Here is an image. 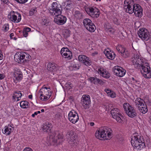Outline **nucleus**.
Returning <instances> with one entry per match:
<instances>
[{
    "mask_svg": "<svg viewBox=\"0 0 151 151\" xmlns=\"http://www.w3.org/2000/svg\"><path fill=\"white\" fill-rule=\"evenodd\" d=\"M131 62L135 68L138 69L142 68L141 73L144 78H151V71L149 64L145 63L143 58L140 55L137 54L134 55L131 58Z\"/></svg>",
    "mask_w": 151,
    "mask_h": 151,
    "instance_id": "obj_1",
    "label": "nucleus"
},
{
    "mask_svg": "<svg viewBox=\"0 0 151 151\" xmlns=\"http://www.w3.org/2000/svg\"><path fill=\"white\" fill-rule=\"evenodd\" d=\"M62 9L61 6L56 2H53L50 8L49 13L51 15L54 16V22L59 25L64 24L66 22V17L61 15Z\"/></svg>",
    "mask_w": 151,
    "mask_h": 151,
    "instance_id": "obj_2",
    "label": "nucleus"
},
{
    "mask_svg": "<svg viewBox=\"0 0 151 151\" xmlns=\"http://www.w3.org/2000/svg\"><path fill=\"white\" fill-rule=\"evenodd\" d=\"M131 142L134 149L137 151L146 147L143 137L138 135L137 133H134L132 136Z\"/></svg>",
    "mask_w": 151,
    "mask_h": 151,
    "instance_id": "obj_3",
    "label": "nucleus"
},
{
    "mask_svg": "<svg viewBox=\"0 0 151 151\" xmlns=\"http://www.w3.org/2000/svg\"><path fill=\"white\" fill-rule=\"evenodd\" d=\"M31 59V56L23 52H17L14 56L15 61L19 63H24L29 61Z\"/></svg>",
    "mask_w": 151,
    "mask_h": 151,
    "instance_id": "obj_4",
    "label": "nucleus"
},
{
    "mask_svg": "<svg viewBox=\"0 0 151 151\" xmlns=\"http://www.w3.org/2000/svg\"><path fill=\"white\" fill-rule=\"evenodd\" d=\"M77 136L73 132L68 130L65 135V138L67 139L69 145L71 146H77L78 144L77 139Z\"/></svg>",
    "mask_w": 151,
    "mask_h": 151,
    "instance_id": "obj_5",
    "label": "nucleus"
},
{
    "mask_svg": "<svg viewBox=\"0 0 151 151\" xmlns=\"http://www.w3.org/2000/svg\"><path fill=\"white\" fill-rule=\"evenodd\" d=\"M123 106L125 113L129 117L132 118L136 117L137 112L134 107L127 103H124Z\"/></svg>",
    "mask_w": 151,
    "mask_h": 151,
    "instance_id": "obj_6",
    "label": "nucleus"
},
{
    "mask_svg": "<svg viewBox=\"0 0 151 151\" xmlns=\"http://www.w3.org/2000/svg\"><path fill=\"white\" fill-rule=\"evenodd\" d=\"M50 87H47L44 85L40 89L39 93H40V99L42 101H45L48 100L52 95V92Z\"/></svg>",
    "mask_w": 151,
    "mask_h": 151,
    "instance_id": "obj_7",
    "label": "nucleus"
},
{
    "mask_svg": "<svg viewBox=\"0 0 151 151\" xmlns=\"http://www.w3.org/2000/svg\"><path fill=\"white\" fill-rule=\"evenodd\" d=\"M135 104L137 108L141 113L145 114L146 113L148 109L145 101L140 98H137L135 100Z\"/></svg>",
    "mask_w": 151,
    "mask_h": 151,
    "instance_id": "obj_8",
    "label": "nucleus"
},
{
    "mask_svg": "<svg viewBox=\"0 0 151 151\" xmlns=\"http://www.w3.org/2000/svg\"><path fill=\"white\" fill-rule=\"evenodd\" d=\"M109 109L111 110L110 112L112 117L115 119L118 122L120 123H122L123 121L122 118L123 117V116L120 113L119 109L117 108H114L113 107Z\"/></svg>",
    "mask_w": 151,
    "mask_h": 151,
    "instance_id": "obj_9",
    "label": "nucleus"
},
{
    "mask_svg": "<svg viewBox=\"0 0 151 151\" xmlns=\"http://www.w3.org/2000/svg\"><path fill=\"white\" fill-rule=\"evenodd\" d=\"M112 131L107 127H102L101 140L109 139L112 137Z\"/></svg>",
    "mask_w": 151,
    "mask_h": 151,
    "instance_id": "obj_10",
    "label": "nucleus"
},
{
    "mask_svg": "<svg viewBox=\"0 0 151 151\" xmlns=\"http://www.w3.org/2000/svg\"><path fill=\"white\" fill-rule=\"evenodd\" d=\"M8 17L10 20L14 23L19 22L21 19V14L17 12L12 11L8 15Z\"/></svg>",
    "mask_w": 151,
    "mask_h": 151,
    "instance_id": "obj_11",
    "label": "nucleus"
},
{
    "mask_svg": "<svg viewBox=\"0 0 151 151\" xmlns=\"http://www.w3.org/2000/svg\"><path fill=\"white\" fill-rule=\"evenodd\" d=\"M85 10L87 13L93 18H96L99 16V10L95 7L88 6L85 8Z\"/></svg>",
    "mask_w": 151,
    "mask_h": 151,
    "instance_id": "obj_12",
    "label": "nucleus"
},
{
    "mask_svg": "<svg viewBox=\"0 0 151 151\" xmlns=\"http://www.w3.org/2000/svg\"><path fill=\"white\" fill-rule=\"evenodd\" d=\"M138 35L139 37L143 41H147L150 39V32L147 29L142 28L140 29L138 32Z\"/></svg>",
    "mask_w": 151,
    "mask_h": 151,
    "instance_id": "obj_13",
    "label": "nucleus"
},
{
    "mask_svg": "<svg viewBox=\"0 0 151 151\" xmlns=\"http://www.w3.org/2000/svg\"><path fill=\"white\" fill-rule=\"evenodd\" d=\"M134 1L133 0H125L124 8L125 11L129 14H132V8Z\"/></svg>",
    "mask_w": 151,
    "mask_h": 151,
    "instance_id": "obj_14",
    "label": "nucleus"
},
{
    "mask_svg": "<svg viewBox=\"0 0 151 151\" xmlns=\"http://www.w3.org/2000/svg\"><path fill=\"white\" fill-rule=\"evenodd\" d=\"M91 102L90 97L89 95L84 94L83 95L81 98V103L84 109H88Z\"/></svg>",
    "mask_w": 151,
    "mask_h": 151,
    "instance_id": "obj_15",
    "label": "nucleus"
},
{
    "mask_svg": "<svg viewBox=\"0 0 151 151\" xmlns=\"http://www.w3.org/2000/svg\"><path fill=\"white\" fill-rule=\"evenodd\" d=\"M132 9V13H134L136 16L139 17H142L143 15V9L139 4H135L134 2Z\"/></svg>",
    "mask_w": 151,
    "mask_h": 151,
    "instance_id": "obj_16",
    "label": "nucleus"
},
{
    "mask_svg": "<svg viewBox=\"0 0 151 151\" xmlns=\"http://www.w3.org/2000/svg\"><path fill=\"white\" fill-rule=\"evenodd\" d=\"M113 71L115 75L120 77L124 76L126 73V71L125 69L118 65L113 68Z\"/></svg>",
    "mask_w": 151,
    "mask_h": 151,
    "instance_id": "obj_17",
    "label": "nucleus"
},
{
    "mask_svg": "<svg viewBox=\"0 0 151 151\" xmlns=\"http://www.w3.org/2000/svg\"><path fill=\"white\" fill-rule=\"evenodd\" d=\"M69 121L73 124H75L79 119L78 114L74 110L70 111L68 115Z\"/></svg>",
    "mask_w": 151,
    "mask_h": 151,
    "instance_id": "obj_18",
    "label": "nucleus"
},
{
    "mask_svg": "<svg viewBox=\"0 0 151 151\" xmlns=\"http://www.w3.org/2000/svg\"><path fill=\"white\" fill-rule=\"evenodd\" d=\"M116 49L118 52L121 54L122 56L124 58H127L128 57L129 54L127 50L126 49L121 45H118Z\"/></svg>",
    "mask_w": 151,
    "mask_h": 151,
    "instance_id": "obj_19",
    "label": "nucleus"
},
{
    "mask_svg": "<svg viewBox=\"0 0 151 151\" xmlns=\"http://www.w3.org/2000/svg\"><path fill=\"white\" fill-rule=\"evenodd\" d=\"M78 59L80 62H82L86 66H89L91 64V61L89 58L84 55H79L78 57Z\"/></svg>",
    "mask_w": 151,
    "mask_h": 151,
    "instance_id": "obj_20",
    "label": "nucleus"
},
{
    "mask_svg": "<svg viewBox=\"0 0 151 151\" xmlns=\"http://www.w3.org/2000/svg\"><path fill=\"white\" fill-rule=\"evenodd\" d=\"M52 135L50 136L51 141L55 143L58 142V140L59 139H62L63 137V135L59 134L58 132H54L52 133Z\"/></svg>",
    "mask_w": 151,
    "mask_h": 151,
    "instance_id": "obj_21",
    "label": "nucleus"
},
{
    "mask_svg": "<svg viewBox=\"0 0 151 151\" xmlns=\"http://www.w3.org/2000/svg\"><path fill=\"white\" fill-rule=\"evenodd\" d=\"M98 72L103 77L108 78L110 77V73L106 69L103 68H100L98 69Z\"/></svg>",
    "mask_w": 151,
    "mask_h": 151,
    "instance_id": "obj_22",
    "label": "nucleus"
},
{
    "mask_svg": "<svg viewBox=\"0 0 151 151\" xmlns=\"http://www.w3.org/2000/svg\"><path fill=\"white\" fill-rule=\"evenodd\" d=\"M13 76L14 78L17 81H21L23 77L22 72L19 69L15 70L14 72Z\"/></svg>",
    "mask_w": 151,
    "mask_h": 151,
    "instance_id": "obj_23",
    "label": "nucleus"
},
{
    "mask_svg": "<svg viewBox=\"0 0 151 151\" xmlns=\"http://www.w3.org/2000/svg\"><path fill=\"white\" fill-rule=\"evenodd\" d=\"M13 130L14 128L11 125H8L5 127L4 128L2 129V131L4 134L6 135H9Z\"/></svg>",
    "mask_w": 151,
    "mask_h": 151,
    "instance_id": "obj_24",
    "label": "nucleus"
},
{
    "mask_svg": "<svg viewBox=\"0 0 151 151\" xmlns=\"http://www.w3.org/2000/svg\"><path fill=\"white\" fill-rule=\"evenodd\" d=\"M89 80L91 83L95 84H99L100 85H103L104 82L102 80L97 78L96 77H91L89 78Z\"/></svg>",
    "mask_w": 151,
    "mask_h": 151,
    "instance_id": "obj_25",
    "label": "nucleus"
},
{
    "mask_svg": "<svg viewBox=\"0 0 151 151\" xmlns=\"http://www.w3.org/2000/svg\"><path fill=\"white\" fill-rule=\"evenodd\" d=\"M22 94L21 91H17L14 92L12 96V100L14 101H17L20 100L22 96Z\"/></svg>",
    "mask_w": 151,
    "mask_h": 151,
    "instance_id": "obj_26",
    "label": "nucleus"
},
{
    "mask_svg": "<svg viewBox=\"0 0 151 151\" xmlns=\"http://www.w3.org/2000/svg\"><path fill=\"white\" fill-rule=\"evenodd\" d=\"M63 4L65 7L64 10L65 11H69L71 10L72 7V2L70 0H66L63 3Z\"/></svg>",
    "mask_w": 151,
    "mask_h": 151,
    "instance_id": "obj_27",
    "label": "nucleus"
},
{
    "mask_svg": "<svg viewBox=\"0 0 151 151\" xmlns=\"http://www.w3.org/2000/svg\"><path fill=\"white\" fill-rule=\"evenodd\" d=\"M57 66V65L54 63H49L47 65V69L49 71H54L56 70Z\"/></svg>",
    "mask_w": 151,
    "mask_h": 151,
    "instance_id": "obj_28",
    "label": "nucleus"
},
{
    "mask_svg": "<svg viewBox=\"0 0 151 151\" xmlns=\"http://www.w3.org/2000/svg\"><path fill=\"white\" fill-rule=\"evenodd\" d=\"M104 53L106 57L109 59L112 60L115 57L114 53L111 51L106 50L104 52Z\"/></svg>",
    "mask_w": 151,
    "mask_h": 151,
    "instance_id": "obj_29",
    "label": "nucleus"
},
{
    "mask_svg": "<svg viewBox=\"0 0 151 151\" xmlns=\"http://www.w3.org/2000/svg\"><path fill=\"white\" fill-rule=\"evenodd\" d=\"M104 91L106 92L108 96L111 98H114L116 97V94L113 91L109 89H105Z\"/></svg>",
    "mask_w": 151,
    "mask_h": 151,
    "instance_id": "obj_30",
    "label": "nucleus"
},
{
    "mask_svg": "<svg viewBox=\"0 0 151 151\" xmlns=\"http://www.w3.org/2000/svg\"><path fill=\"white\" fill-rule=\"evenodd\" d=\"M52 127L51 124L47 123L44 124L42 128L44 132H47L48 130H51Z\"/></svg>",
    "mask_w": 151,
    "mask_h": 151,
    "instance_id": "obj_31",
    "label": "nucleus"
},
{
    "mask_svg": "<svg viewBox=\"0 0 151 151\" xmlns=\"http://www.w3.org/2000/svg\"><path fill=\"white\" fill-rule=\"evenodd\" d=\"M20 107L23 109L27 108L29 107V104L28 102L26 101H21L20 104Z\"/></svg>",
    "mask_w": 151,
    "mask_h": 151,
    "instance_id": "obj_32",
    "label": "nucleus"
},
{
    "mask_svg": "<svg viewBox=\"0 0 151 151\" xmlns=\"http://www.w3.org/2000/svg\"><path fill=\"white\" fill-rule=\"evenodd\" d=\"M88 26L87 28V27H85L86 29L90 32H94L96 29V27L94 24L93 23L91 24H90Z\"/></svg>",
    "mask_w": 151,
    "mask_h": 151,
    "instance_id": "obj_33",
    "label": "nucleus"
},
{
    "mask_svg": "<svg viewBox=\"0 0 151 151\" xmlns=\"http://www.w3.org/2000/svg\"><path fill=\"white\" fill-rule=\"evenodd\" d=\"M83 23L85 27H87L88 28V25H90V24L93 23L90 19L88 18H86L83 19Z\"/></svg>",
    "mask_w": 151,
    "mask_h": 151,
    "instance_id": "obj_34",
    "label": "nucleus"
},
{
    "mask_svg": "<svg viewBox=\"0 0 151 151\" xmlns=\"http://www.w3.org/2000/svg\"><path fill=\"white\" fill-rule=\"evenodd\" d=\"M102 127L99 130H97L95 133V136L96 137L100 140H101V138H102L101 136Z\"/></svg>",
    "mask_w": 151,
    "mask_h": 151,
    "instance_id": "obj_35",
    "label": "nucleus"
},
{
    "mask_svg": "<svg viewBox=\"0 0 151 151\" xmlns=\"http://www.w3.org/2000/svg\"><path fill=\"white\" fill-rule=\"evenodd\" d=\"M75 17L77 19H81L83 17L82 14L79 11H76L74 14Z\"/></svg>",
    "mask_w": 151,
    "mask_h": 151,
    "instance_id": "obj_36",
    "label": "nucleus"
},
{
    "mask_svg": "<svg viewBox=\"0 0 151 151\" xmlns=\"http://www.w3.org/2000/svg\"><path fill=\"white\" fill-rule=\"evenodd\" d=\"M62 56L65 58H67L68 60L71 59L72 57V55L71 52L70 51H68L66 53H63V55Z\"/></svg>",
    "mask_w": 151,
    "mask_h": 151,
    "instance_id": "obj_37",
    "label": "nucleus"
},
{
    "mask_svg": "<svg viewBox=\"0 0 151 151\" xmlns=\"http://www.w3.org/2000/svg\"><path fill=\"white\" fill-rule=\"evenodd\" d=\"M70 32L68 29H65L63 32V35L64 37L67 38L70 35Z\"/></svg>",
    "mask_w": 151,
    "mask_h": 151,
    "instance_id": "obj_38",
    "label": "nucleus"
},
{
    "mask_svg": "<svg viewBox=\"0 0 151 151\" xmlns=\"http://www.w3.org/2000/svg\"><path fill=\"white\" fill-rule=\"evenodd\" d=\"M68 51H70V50L67 47H64L61 50L60 53L62 56L63 55V53H65V54L68 52Z\"/></svg>",
    "mask_w": 151,
    "mask_h": 151,
    "instance_id": "obj_39",
    "label": "nucleus"
},
{
    "mask_svg": "<svg viewBox=\"0 0 151 151\" xmlns=\"http://www.w3.org/2000/svg\"><path fill=\"white\" fill-rule=\"evenodd\" d=\"M62 114L60 112H57L55 115V118L58 120L60 119L62 117Z\"/></svg>",
    "mask_w": 151,
    "mask_h": 151,
    "instance_id": "obj_40",
    "label": "nucleus"
},
{
    "mask_svg": "<svg viewBox=\"0 0 151 151\" xmlns=\"http://www.w3.org/2000/svg\"><path fill=\"white\" fill-rule=\"evenodd\" d=\"M36 9V8L31 9L29 12V15L30 16H32L35 14L37 12Z\"/></svg>",
    "mask_w": 151,
    "mask_h": 151,
    "instance_id": "obj_41",
    "label": "nucleus"
},
{
    "mask_svg": "<svg viewBox=\"0 0 151 151\" xmlns=\"http://www.w3.org/2000/svg\"><path fill=\"white\" fill-rule=\"evenodd\" d=\"M9 29L8 24H4L2 27V30L4 32H6Z\"/></svg>",
    "mask_w": 151,
    "mask_h": 151,
    "instance_id": "obj_42",
    "label": "nucleus"
},
{
    "mask_svg": "<svg viewBox=\"0 0 151 151\" xmlns=\"http://www.w3.org/2000/svg\"><path fill=\"white\" fill-rule=\"evenodd\" d=\"M104 29L106 31L107 30L109 29L111 27L110 24H106L104 25Z\"/></svg>",
    "mask_w": 151,
    "mask_h": 151,
    "instance_id": "obj_43",
    "label": "nucleus"
},
{
    "mask_svg": "<svg viewBox=\"0 0 151 151\" xmlns=\"http://www.w3.org/2000/svg\"><path fill=\"white\" fill-rule=\"evenodd\" d=\"M42 24L47 25L46 24H47L49 23V21L45 17L42 19Z\"/></svg>",
    "mask_w": 151,
    "mask_h": 151,
    "instance_id": "obj_44",
    "label": "nucleus"
},
{
    "mask_svg": "<svg viewBox=\"0 0 151 151\" xmlns=\"http://www.w3.org/2000/svg\"><path fill=\"white\" fill-rule=\"evenodd\" d=\"M113 21L114 23L118 25L120 24V21L116 18H114V19Z\"/></svg>",
    "mask_w": 151,
    "mask_h": 151,
    "instance_id": "obj_45",
    "label": "nucleus"
},
{
    "mask_svg": "<svg viewBox=\"0 0 151 151\" xmlns=\"http://www.w3.org/2000/svg\"><path fill=\"white\" fill-rule=\"evenodd\" d=\"M106 31L107 32L110 33V34H113L115 30L113 28L111 27L109 29Z\"/></svg>",
    "mask_w": 151,
    "mask_h": 151,
    "instance_id": "obj_46",
    "label": "nucleus"
},
{
    "mask_svg": "<svg viewBox=\"0 0 151 151\" xmlns=\"http://www.w3.org/2000/svg\"><path fill=\"white\" fill-rule=\"evenodd\" d=\"M71 85V83L70 82H68L67 83H66V84H65V86L66 87H68V88H69V89H70L71 88V86H70Z\"/></svg>",
    "mask_w": 151,
    "mask_h": 151,
    "instance_id": "obj_47",
    "label": "nucleus"
},
{
    "mask_svg": "<svg viewBox=\"0 0 151 151\" xmlns=\"http://www.w3.org/2000/svg\"><path fill=\"white\" fill-rule=\"evenodd\" d=\"M23 151H33V150L31 148L26 147L24 149Z\"/></svg>",
    "mask_w": 151,
    "mask_h": 151,
    "instance_id": "obj_48",
    "label": "nucleus"
},
{
    "mask_svg": "<svg viewBox=\"0 0 151 151\" xmlns=\"http://www.w3.org/2000/svg\"><path fill=\"white\" fill-rule=\"evenodd\" d=\"M31 29L29 27H27L25 29H24V31H26L28 32L31 31Z\"/></svg>",
    "mask_w": 151,
    "mask_h": 151,
    "instance_id": "obj_49",
    "label": "nucleus"
},
{
    "mask_svg": "<svg viewBox=\"0 0 151 151\" xmlns=\"http://www.w3.org/2000/svg\"><path fill=\"white\" fill-rule=\"evenodd\" d=\"M23 36L25 37H27L28 35V32L24 30L23 31Z\"/></svg>",
    "mask_w": 151,
    "mask_h": 151,
    "instance_id": "obj_50",
    "label": "nucleus"
},
{
    "mask_svg": "<svg viewBox=\"0 0 151 151\" xmlns=\"http://www.w3.org/2000/svg\"><path fill=\"white\" fill-rule=\"evenodd\" d=\"M5 77V76L4 74H0V80L4 78Z\"/></svg>",
    "mask_w": 151,
    "mask_h": 151,
    "instance_id": "obj_51",
    "label": "nucleus"
},
{
    "mask_svg": "<svg viewBox=\"0 0 151 151\" xmlns=\"http://www.w3.org/2000/svg\"><path fill=\"white\" fill-rule=\"evenodd\" d=\"M1 1L4 3L8 4L7 3L8 2V0H1Z\"/></svg>",
    "mask_w": 151,
    "mask_h": 151,
    "instance_id": "obj_52",
    "label": "nucleus"
},
{
    "mask_svg": "<svg viewBox=\"0 0 151 151\" xmlns=\"http://www.w3.org/2000/svg\"><path fill=\"white\" fill-rule=\"evenodd\" d=\"M3 55L2 53L0 50V60H1L3 58Z\"/></svg>",
    "mask_w": 151,
    "mask_h": 151,
    "instance_id": "obj_53",
    "label": "nucleus"
},
{
    "mask_svg": "<svg viewBox=\"0 0 151 151\" xmlns=\"http://www.w3.org/2000/svg\"><path fill=\"white\" fill-rule=\"evenodd\" d=\"M14 33H11L10 35V37L11 38V39H13V37H12L14 36Z\"/></svg>",
    "mask_w": 151,
    "mask_h": 151,
    "instance_id": "obj_54",
    "label": "nucleus"
},
{
    "mask_svg": "<svg viewBox=\"0 0 151 151\" xmlns=\"http://www.w3.org/2000/svg\"><path fill=\"white\" fill-rule=\"evenodd\" d=\"M98 53V52H97V51H95L94 53H92V55L93 56H94L95 55L97 54Z\"/></svg>",
    "mask_w": 151,
    "mask_h": 151,
    "instance_id": "obj_55",
    "label": "nucleus"
},
{
    "mask_svg": "<svg viewBox=\"0 0 151 151\" xmlns=\"http://www.w3.org/2000/svg\"><path fill=\"white\" fill-rule=\"evenodd\" d=\"M90 125L91 126H93L94 125V123L93 122H91L90 123Z\"/></svg>",
    "mask_w": 151,
    "mask_h": 151,
    "instance_id": "obj_56",
    "label": "nucleus"
},
{
    "mask_svg": "<svg viewBox=\"0 0 151 151\" xmlns=\"http://www.w3.org/2000/svg\"><path fill=\"white\" fill-rule=\"evenodd\" d=\"M29 98L30 99H32V95H29Z\"/></svg>",
    "mask_w": 151,
    "mask_h": 151,
    "instance_id": "obj_57",
    "label": "nucleus"
},
{
    "mask_svg": "<svg viewBox=\"0 0 151 151\" xmlns=\"http://www.w3.org/2000/svg\"><path fill=\"white\" fill-rule=\"evenodd\" d=\"M132 81H135L136 82H137V81L135 80L134 78L132 77Z\"/></svg>",
    "mask_w": 151,
    "mask_h": 151,
    "instance_id": "obj_58",
    "label": "nucleus"
},
{
    "mask_svg": "<svg viewBox=\"0 0 151 151\" xmlns=\"http://www.w3.org/2000/svg\"><path fill=\"white\" fill-rule=\"evenodd\" d=\"M41 111L42 112H44V109H42L41 110Z\"/></svg>",
    "mask_w": 151,
    "mask_h": 151,
    "instance_id": "obj_59",
    "label": "nucleus"
},
{
    "mask_svg": "<svg viewBox=\"0 0 151 151\" xmlns=\"http://www.w3.org/2000/svg\"><path fill=\"white\" fill-rule=\"evenodd\" d=\"M34 114L35 115H36L37 114V112H35Z\"/></svg>",
    "mask_w": 151,
    "mask_h": 151,
    "instance_id": "obj_60",
    "label": "nucleus"
},
{
    "mask_svg": "<svg viewBox=\"0 0 151 151\" xmlns=\"http://www.w3.org/2000/svg\"><path fill=\"white\" fill-rule=\"evenodd\" d=\"M37 114H40V111H38L37 112Z\"/></svg>",
    "mask_w": 151,
    "mask_h": 151,
    "instance_id": "obj_61",
    "label": "nucleus"
},
{
    "mask_svg": "<svg viewBox=\"0 0 151 151\" xmlns=\"http://www.w3.org/2000/svg\"><path fill=\"white\" fill-rule=\"evenodd\" d=\"M32 117H34L35 115L34 114H32Z\"/></svg>",
    "mask_w": 151,
    "mask_h": 151,
    "instance_id": "obj_62",
    "label": "nucleus"
},
{
    "mask_svg": "<svg viewBox=\"0 0 151 151\" xmlns=\"http://www.w3.org/2000/svg\"><path fill=\"white\" fill-rule=\"evenodd\" d=\"M14 40H16L17 39V38L16 37H14V38H13Z\"/></svg>",
    "mask_w": 151,
    "mask_h": 151,
    "instance_id": "obj_63",
    "label": "nucleus"
},
{
    "mask_svg": "<svg viewBox=\"0 0 151 151\" xmlns=\"http://www.w3.org/2000/svg\"><path fill=\"white\" fill-rule=\"evenodd\" d=\"M151 41V36H150V39H149Z\"/></svg>",
    "mask_w": 151,
    "mask_h": 151,
    "instance_id": "obj_64",
    "label": "nucleus"
}]
</instances>
